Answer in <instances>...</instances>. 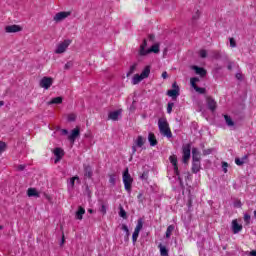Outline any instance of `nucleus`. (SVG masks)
Here are the masks:
<instances>
[{
    "label": "nucleus",
    "instance_id": "b1692460",
    "mask_svg": "<svg viewBox=\"0 0 256 256\" xmlns=\"http://www.w3.org/2000/svg\"><path fill=\"white\" fill-rule=\"evenodd\" d=\"M28 197H39V192H37V189L35 188H29L27 190Z\"/></svg>",
    "mask_w": 256,
    "mask_h": 256
},
{
    "label": "nucleus",
    "instance_id": "774afa93",
    "mask_svg": "<svg viewBox=\"0 0 256 256\" xmlns=\"http://www.w3.org/2000/svg\"><path fill=\"white\" fill-rule=\"evenodd\" d=\"M141 197H143V194H138V196H137V199H141Z\"/></svg>",
    "mask_w": 256,
    "mask_h": 256
},
{
    "label": "nucleus",
    "instance_id": "6e6552de",
    "mask_svg": "<svg viewBox=\"0 0 256 256\" xmlns=\"http://www.w3.org/2000/svg\"><path fill=\"white\" fill-rule=\"evenodd\" d=\"M51 85H53V78L51 77L45 76L40 80V87H42V89H50Z\"/></svg>",
    "mask_w": 256,
    "mask_h": 256
},
{
    "label": "nucleus",
    "instance_id": "a211bd4d",
    "mask_svg": "<svg viewBox=\"0 0 256 256\" xmlns=\"http://www.w3.org/2000/svg\"><path fill=\"white\" fill-rule=\"evenodd\" d=\"M148 141H149L151 147H155L157 145V143H159L157 141V137L155 136V134L153 132H150L148 134Z\"/></svg>",
    "mask_w": 256,
    "mask_h": 256
},
{
    "label": "nucleus",
    "instance_id": "2eb2a0df",
    "mask_svg": "<svg viewBox=\"0 0 256 256\" xmlns=\"http://www.w3.org/2000/svg\"><path fill=\"white\" fill-rule=\"evenodd\" d=\"M192 161L201 162V152L197 148L192 149Z\"/></svg>",
    "mask_w": 256,
    "mask_h": 256
},
{
    "label": "nucleus",
    "instance_id": "e2e57ef3",
    "mask_svg": "<svg viewBox=\"0 0 256 256\" xmlns=\"http://www.w3.org/2000/svg\"><path fill=\"white\" fill-rule=\"evenodd\" d=\"M249 255H250V256H256V250L250 251V252H249Z\"/></svg>",
    "mask_w": 256,
    "mask_h": 256
},
{
    "label": "nucleus",
    "instance_id": "6ab92c4d",
    "mask_svg": "<svg viewBox=\"0 0 256 256\" xmlns=\"http://www.w3.org/2000/svg\"><path fill=\"white\" fill-rule=\"evenodd\" d=\"M192 173L197 174L199 171H201V162L192 161Z\"/></svg>",
    "mask_w": 256,
    "mask_h": 256
},
{
    "label": "nucleus",
    "instance_id": "052dcab7",
    "mask_svg": "<svg viewBox=\"0 0 256 256\" xmlns=\"http://www.w3.org/2000/svg\"><path fill=\"white\" fill-rule=\"evenodd\" d=\"M167 77H168L167 71H164V72L162 73V78H163V79H167Z\"/></svg>",
    "mask_w": 256,
    "mask_h": 256
},
{
    "label": "nucleus",
    "instance_id": "0e129e2a",
    "mask_svg": "<svg viewBox=\"0 0 256 256\" xmlns=\"http://www.w3.org/2000/svg\"><path fill=\"white\" fill-rule=\"evenodd\" d=\"M227 69H228V71H231L232 69H233V64H229L228 66H227Z\"/></svg>",
    "mask_w": 256,
    "mask_h": 256
},
{
    "label": "nucleus",
    "instance_id": "f257e3e1",
    "mask_svg": "<svg viewBox=\"0 0 256 256\" xmlns=\"http://www.w3.org/2000/svg\"><path fill=\"white\" fill-rule=\"evenodd\" d=\"M158 128L163 137H167V139H171V137H173V132H171L169 122H167V118H159Z\"/></svg>",
    "mask_w": 256,
    "mask_h": 256
},
{
    "label": "nucleus",
    "instance_id": "58836bf2",
    "mask_svg": "<svg viewBox=\"0 0 256 256\" xmlns=\"http://www.w3.org/2000/svg\"><path fill=\"white\" fill-rule=\"evenodd\" d=\"M137 239H139V232L134 230V232L132 234V241H133V243H137Z\"/></svg>",
    "mask_w": 256,
    "mask_h": 256
},
{
    "label": "nucleus",
    "instance_id": "c03bdc74",
    "mask_svg": "<svg viewBox=\"0 0 256 256\" xmlns=\"http://www.w3.org/2000/svg\"><path fill=\"white\" fill-rule=\"evenodd\" d=\"M199 17H201V12H200L199 10H197V11L193 14L192 19H193L194 21H197V19H199Z\"/></svg>",
    "mask_w": 256,
    "mask_h": 256
},
{
    "label": "nucleus",
    "instance_id": "2f4dec72",
    "mask_svg": "<svg viewBox=\"0 0 256 256\" xmlns=\"http://www.w3.org/2000/svg\"><path fill=\"white\" fill-rule=\"evenodd\" d=\"M141 229H143V220L142 219H138L137 225H136L134 231H137V232L141 233Z\"/></svg>",
    "mask_w": 256,
    "mask_h": 256
},
{
    "label": "nucleus",
    "instance_id": "a18cd8bd",
    "mask_svg": "<svg viewBox=\"0 0 256 256\" xmlns=\"http://www.w3.org/2000/svg\"><path fill=\"white\" fill-rule=\"evenodd\" d=\"M229 41H230V47L232 49H235V47H237V42L235 41V38H230Z\"/></svg>",
    "mask_w": 256,
    "mask_h": 256
},
{
    "label": "nucleus",
    "instance_id": "4be33fe9",
    "mask_svg": "<svg viewBox=\"0 0 256 256\" xmlns=\"http://www.w3.org/2000/svg\"><path fill=\"white\" fill-rule=\"evenodd\" d=\"M248 159H249V155H244L242 158H235V163L236 165L241 167V165H244L245 161H247Z\"/></svg>",
    "mask_w": 256,
    "mask_h": 256
},
{
    "label": "nucleus",
    "instance_id": "f8f14e48",
    "mask_svg": "<svg viewBox=\"0 0 256 256\" xmlns=\"http://www.w3.org/2000/svg\"><path fill=\"white\" fill-rule=\"evenodd\" d=\"M23 28L19 25H9L5 27L6 33H19V31H22Z\"/></svg>",
    "mask_w": 256,
    "mask_h": 256
},
{
    "label": "nucleus",
    "instance_id": "72a5a7b5",
    "mask_svg": "<svg viewBox=\"0 0 256 256\" xmlns=\"http://www.w3.org/2000/svg\"><path fill=\"white\" fill-rule=\"evenodd\" d=\"M169 161L173 165V167H179L177 164V156L176 155H171L169 157Z\"/></svg>",
    "mask_w": 256,
    "mask_h": 256
},
{
    "label": "nucleus",
    "instance_id": "8fccbe9b",
    "mask_svg": "<svg viewBox=\"0 0 256 256\" xmlns=\"http://www.w3.org/2000/svg\"><path fill=\"white\" fill-rule=\"evenodd\" d=\"M75 119H77V115H75V114L68 115V121L73 122V121H75Z\"/></svg>",
    "mask_w": 256,
    "mask_h": 256
},
{
    "label": "nucleus",
    "instance_id": "ea45409f",
    "mask_svg": "<svg viewBox=\"0 0 256 256\" xmlns=\"http://www.w3.org/2000/svg\"><path fill=\"white\" fill-rule=\"evenodd\" d=\"M75 181H79V176H74L72 178H70V185L73 189V187H75Z\"/></svg>",
    "mask_w": 256,
    "mask_h": 256
},
{
    "label": "nucleus",
    "instance_id": "c9c22d12",
    "mask_svg": "<svg viewBox=\"0 0 256 256\" xmlns=\"http://www.w3.org/2000/svg\"><path fill=\"white\" fill-rule=\"evenodd\" d=\"M212 57L213 59H221V51L219 50L212 51Z\"/></svg>",
    "mask_w": 256,
    "mask_h": 256
},
{
    "label": "nucleus",
    "instance_id": "4468645a",
    "mask_svg": "<svg viewBox=\"0 0 256 256\" xmlns=\"http://www.w3.org/2000/svg\"><path fill=\"white\" fill-rule=\"evenodd\" d=\"M192 69L195 71L196 75H200V77H205L207 75V70H205V68L192 66Z\"/></svg>",
    "mask_w": 256,
    "mask_h": 256
},
{
    "label": "nucleus",
    "instance_id": "680f3d73",
    "mask_svg": "<svg viewBox=\"0 0 256 256\" xmlns=\"http://www.w3.org/2000/svg\"><path fill=\"white\" fill-rule=\"evenodd\" d=\"M229 164L227 162H222V168H228Z\"/></svg>",
    "mask_w": 256,
    "mask_h": 256
},
{
    "label": "nucleus",
    "instance_id": "dca6fc26",
    "mask_svg": "<svg viewBox=\"0 0 256 256\" xmlns=\"http://www.w3.org/2000/svg\"><path fill=\"white\" fill-rule=\"evenodd\" d=\"M84 177L91 179L93 177V168L89 165H84Z\"/></svg>",
    "mask_w": 256,
    "mask_h": 256
},
{
    "label": "nucleus",
    "instance_id": "1a4fd4ad",
    "mask_svg": "<svg viewBox=\"0 0 256 256\" xmlns=\"http://www.w3.org/2000/svg\"><path fill=\"white\" fill-rule=\"evenodd\" d=\"M206 103H207V107L210 111H216L217 109V101H215V99H213V97L211 96H207L206 97Z\"/></svg>",
    "mask_w": 256,
    "mask_h": 256
},
{
    "label": "nucleus",
    "instance_id": "393cba45",
    "mask_svg": "<svg viewBox=\"0 0 256 256\" xmlns=\"http://www.w3.org/2000/svg\"><path fill=\"white\" fill-rule=\"evenodd\" d=\"M135 143H136V147H143L145 145L144 137L138 136Z\"/></svg>",
    "mask_w": 256,
    "mask_h": 256
},
{
    "label": "nucleus",
    "instance_id": "6e6d98bb",
    "mask_svg": "<svg viewBox=\"0 0 256 256\" xmlns=\"http://www.w3.org/2000/svg\"><path fill=\"white\" fill-rule=\"evenodd\" d=\"M62 135H69V131L67 129L61 130Z\"/></svg>",
    "mask_w": 256,
    "mask_h": 256
},
{
    "label": "nucleus",
    "instance_id": "bb28decb",
    "mask_svg": "<svg viewBox=\"0 0 256 256\" xmlns=\"http://www.w3.org/2000/svg\"><path fill=\"white\" fill-rule=\"evenodd\" d=\"M109 183L112 187H115L117 183V176L115 174H109Z\"/></svg>",
    "mask_w": 256,
    "mask_h": 256
},
{
    "label": "nucleus",
    "instance_id": "603ef678",
    "mask_svg": "<svg viewBox=\"0 0 256 256\" xmlns=\"http://www.w3.org/2000/svg\"><path fill=\"white\" fill-rule=\"evenodd\" d=\"M73 65V63L71 62H67L64 66V69H71V66Z\"/></svg>",
    "mask_w": 256,
    "mask_h": 256
},
{
    "label": "nucleus",
    "instance_id": "5701e85b",
    "mask_svg": "<svg viewBox=\"0 0 256 256\" xmlns=\"http://www.w3.org/2000/svg\"><path fill=\"white\" fill-rule=\"evenodd\" d=\"M158 249H160L161 256H169V250L167 249V247L163 246V244H159Z\"/></svg>",
    "mask_w": 256,
    "mask_h": 256
},
{
    "label": "nucleus",
    "instance_id": "7c9ffc66",
    "mask_svg": "<svg viewBox=\"0 0 256 256\" xmlns=\"http://www.w3.org/2000/svg\"><path fill=\"white\" fill-rule=\"evenodd\" d=\"M149 53H159V44H154L148 49Z\"/></svg>",
    "mask_w": 256,
    "mask_h": 256
},
{
    "label": "nucleus",
    "instance_id": "338daca9",
    "mask_svg": "<svg viewBox=\"0 0 256 256\" xmlns=\"http://www.w3.org/2000/svg\"><path fill=\"white\" fill-rule=\"evenodd\" d=\"M3 105H5V101L1 100V101H0V108H2Z\"/></svg>",
    "mask_w": 256,
    "mask_h": 256
},
{
    "label": "nucleus",
    "instance_id": "e433bc0d",
    "mask_svg": "<svg viewBox=\"0 0 256 256\" xmlns=\"http://www.w3.org/2000/svg\"><path fill=\"white\" fill-rule=\"evenodd\" d=\"M137 69V64H133L132 66H130V69L128 71V73L126 74L127 77H129L130 75H133V73H135V70Z\"/></svg>",
    "mask_w": 256,
    "mask_h": 256
},
{
    "label": "nucleus",
    "instance_id": "412c9836",
    "mask_svg": "<svg viewBox=\"0 0 256 256\" xmlns=\"http://www.w3.org/2000/svg\"><path fill=\"white\" fill-rule=\"evenodd\" d=\"M61 103H63V97L58 96L52 98L51 101L48 102V105H61Z\"/></svg>",
    "mask_w": 256,
    "mask_h": 256
},
{
    "label": "nucleus",
    "instance_id": "13d9d810",
    "mask_svg": "<svg viewBox=\"0 0 256 256\" xmlns=\"http://www.w3.org/2000/svg\"><path fill=\"white\" fill-rule=\"evenodd\" d=\"M137 153V146H132V155H135Z\"/></svg>",
    "mask_w": 256,
    "mask_h": 256
},
{
    "label": "nucleus",
    "instance_id": "9b49d317",
    "mask_svg": "<svg viewBox=\"0 0 256 256\" xmlns=\"http://www.w3.org/2000/svg\"><path fill=\"white\" fill-rule=\"evenodd\" d=\"M232 231L234 235H237V233H241V231H243V225L239 224L237 219L232 220Z\"/></svg>",
    "mask_w": 256,
    "mask_h": 256
},
{
    "label": "nucleus",
    "instance_id": "423d86ee",
    "mask_svg": "<svg viewBox=\"0 0 256 256\" xmlns=\"http://www.w3.org/2000/svg\"><path fill=\"white\" fill-rule=\"evenodd\" d=\"M70 15H71V11L58 12L53 17V21H55V23H61V21H65L67 17H70Z\"/></svg>",
    "mask_w": 256,
    "mask_h": 256
},
{
    "label": "nucleus",
    "instance_id": "f03ea898",
    "mask_svg": "<svg viewBox=\"0 0 256 256\" xmlns=\"http://www.w3.org/2000/svg\"><path fill=\"white\" fill-rule=\"evenodd\" d=\"M123 183H124V189L127 191V193H131V189L133 187V177H131V174H129V168H126L122 175Z\"/></svg>",
    "mask_w": 256,
    "mask_h": 256
},
{
    "label": "nucleus",
    "instance_id": "c85d7f7f",
    "mask_svg": "<svg viewBox=\"0 0 256 256\" xmlns=\"http://www.w3.org/2000/svg\"><path fill=\"white\" fill-rule=\"evenodd\" d=\"M224 119H225L226 124L228 125V127H233V125H235V122H233V119H231V116L224 115Z\"/></svg>",
    "mask_w": 256,
    "mask_h": 256
},
{
    "label": "nucleus",
    "instance_id": "5fc2aeb1",
    "mask_svg": "<svg viewBox=\"0 0 256 256\" xmlns=\"http://www.w3.org/2000/svg\"><path fill=\"white\" fill-rule=\"evenodd\" d=\"M148 39H149L150 41H155V35L149 34Z\"/></svg>",
    "mask_w": 256,
    "mask_h": 256
},
{
    "label": "nucleus",
    "instance_id": "0eeeda50",
    "mask_svg": "<svg viewBox=\"0 0 256 256\" xmlns=\"http://www.w3.org/2000/svg\"><path fill=\"white\" fill-rule=\"evenodd\" d=\"M172 88L173 89L168 90L166 94L168 95V97H171L172 99H177V97H179L180 95V89L179 86L177 85V82H174L172 84Z\"/></svg>",
    "mask_w": 256,
    "mask_h": 256
},
{
    "label": "nucleus",
    "instance_id": "4d7b16f0",
    "mask_svg": "<svg viewBox=\"0 0 256 256\" xmlns=\"http://www.w3.org/2000/svg\"><path fill=\"white\" fill-rule=\"evenodd\" d=\"M236 79H238L239 81H241V79H243V75H241V73H237V74H236Z\"/></svg>",
    "mask_w": 256,
    "mask_h": 256
},
{
    "label": "nucleus",
    "instance_id": "cd10ccee",
    "mask_svg": "<svg viewBox=\"0 0 256 256\" xmlns=\"http://www.w3.org/2000/svg\"><path fill=\"white\" fill-rule=\"evenodd\" d=\"M197 83H199V78L193 77L190 79V85L193 87L194 90H196L199 86H197Z\"/></svg>",
    "mask_w": 256,
    "mask_h": 256
},
{
    "label": "nucleus",
    "instance_id": "20e7f679",
    "mask_svg": "<svg viewBox=\"0 0 256 256\" xmlns=\"http://www.w3.org/2000/svg\"><path fill=\"white\" fill-rule=\"evenodd\" d=\"M73 43V40L71 39H65L64 41L60 42L54 53H56V55H61L63 53H65V51H67V49L69 48V45H71Z\"/></svg>",
    "mask_w": 256,
    "mask_h": 256
},
{
    "label": "nucleus",
    "instance_id": "a19ab883",
    "mask_svg": "<svg viewBox=\"0 0 256 256\" xmlns=\"http://www.w3.org/2000/svg\"><path fill=\"white\" fill-rule=\"evenodd\" d=\"M195 91L197 93H200V95H205V93L207 92V90L205 88H201L199 86L195 89Z\"/></svg>",
    "mask_w": 256,
    "mask_h": 256
},
{
    "label": "nucleus",
    "instance_id": "39448f33",
    "mask_svg": "<svg viewBox=\"0 0 256 256\" xmlns=\"http://www.w3.org/2000/svg\"><path fill=\"white\" fill-rule=\"evenodd\" d=\"M182 153H183V157H182L183 163L185 164L189 163V159H191V144H185L182 147Z\"/></svg>",
    "mask_w": 256,
    "mask_h": 256
},
{
    "label": "nucleus",
    "instance_id": "f3484780",
    "mask_svg": "<svg viewBox=\"0 0 256 256\" xmlns=\"http://www.w3.org/2000/svg\"><path fill=\"white\" fill-rule=\"evenodd\" d=\"M83 215H85V208H83L82 206H79L78 210L75 213V217L78 221H82Z\"/></svg>",
    "mask_w": 256,
    "mask_h": 256
},
{
    "label": "nucleus",
    "instance_id": "69168bd1",
    "mask_svg": "<svg viewBox=\"0 0 256 256\" xmlns=\"http://www.w3.org/2000/svg\"><path fill=\"white\" fill-rule=\"evenodd\" d=\"M178 181H179L180 185H183V178H181V176H178Z\"/></svg>",
    "mask_w": 256,
    "mask_h": 256
},
{
    "label": "nucleus",
    "instance_id": "473e14b6",
    "mask_svg": "<svg viewBox=\"0 0 256 256\" xmlns=\"http://www.w3.org/2000/svg\"><path fill=\"white\" fill-rule=\"evenodd\" d=\"M141 229H143V220L142 219H138L137 225H136L134 231H137V232L141 233Z\"/></svg>",
    "mask_w": 256,
    "mask_h": 256
},
{
    "label": "nucleus",
    "instance_id": "a878e982",
    "mask_svg": "<svg viewBox=\"0 0 256 256\" xmlns=\"http://www.w3.org/2000/svg\"><path fill=\"white\" fill-rule=\"evenodd\" d=\"M149 49H145V47H143V46H140V49H139V51H138V55L140 56V57H145V55H149Z\"/></svg>",
    "mask_w": 256,
    "mask_h": 256
},
{
    "label": "nucleus",
    "instance_id": "de8ad7c7",
    "mask_svg": "<svg viewBox=\"0 0 256 256\" xmlns=\"http://www.w3.org/2000/svg\"><path fill=\"white\" fill-rule=\"evenodd\" d=\"M6 147H7V144H5V142L0 141V155L5 151Z\"/></svg>",
    "mask_w": 256,
    "mask_h": 256
},
{
    "label": "nucleus",
    "instance_id": "7ed1b4c3",
    "mask_svg": "<svg viewBox=\"0 0 256 256\" xmlns=\"http://www.w3.org/2000/svg\"><path fill=\"white\" fill-rule=\"evenodd\" d=\"M151 73V67L146 66L144 70L141 72V74H135L132 79V85H139L143 79H147Z\"/></svg>",
    "mask_w": 256,
    "mask_h": 256
},
{
    "label": "nucleus",
    "instance_id": "4c0bfd02",
    "mask_svg": "<svg viewBox=\"0 0 256 256\" xmlns=\"http://www.w3.org/2000/svg\"><path fill=\"white\" fill-rule=\"evenodd\" d=\"M173 107H175V103L169 102L168 105H167V113H168L169 115H170V113H172Z\"/></svg>",
    "mask_w": 256,
    "mask_h": 256
},
{
    "label": "nucleus",
    "instance_id": "bf43d9fd",
    "mask_svg": "<svg viewBox=\"0 0 256 256\" xmlns=\"http://www.w3.org/2000/svg\"><path fill=\"white\" fill-rule=\"evenodd\" d=\"M24 170H25V165L18 166V171H24Z\"/></svg>",
    "mask_w": 256,
    "mask_h": 256
},
{
    "label": "nucleus",
    "instance_id": "aec40b11",
    "mask_svg": "<svg viewBox=\"0 0 256 256\" xmlns=\"http://www.w3.org/2000/svg\"><path fill=\"white\" fill-rule=\"evenodd\" d=\"M119 115H121V111H119V110L110 112L108 114V119H110L111 121H118Z\"/></svg>",
    "mask_w": 256,
    "mask_h": 256
},
{
    "label": "nucleus",
    "instance_id": "09e8293b",
    "mask_svg": "<svg viewBox=\"0 0 256 256\" xmlns=\"http://www.w3.org/2000/svg\"><path fill=\"white\" fill-rule=\"evenodd\" d=\"M199 55L202 59H205L207 57V50H200Z\"/></svg>",
    "mask_w": 256,
    "mask_h": 256
},
{
    "label": "nucleus",
    "instance_id": "79ce46f5",
    "mask_svg": "<svg viewBox=\"0 0 256 256\" xmlns=\"http://www.w3.org/2000/svg\"><path fill=\"white\" fill-rule=\"evenodd\" d=\"M244 223H246V225H249V223H251V215L244 214Z\"/></svg>",
    "mask_w": 256,
    "mask_h": 256
},
{
    "label": "nucleus",
    "instance_id": "864d4df0",
    "mask_svg": "<svg viewBox=\"0 0 256 256\" xmlns=\"http://www.w3.org/2000/svg\"><path fill=\"white\" fill-rule=\"evenodd\" d=\"M140 47H144L146 48L147 47V39H144L142 44L140 45Z\"/></svg>",
    "mask_w": 256,
    "mask_h": 256
},
{
    "label": "nucleus",
    "instance_id": "f704fd0d",
    "mask_svg": "<svg viewBox=\"0 0 256 256\" xmlns=\"http://www.w3.org/2000/svg\"><path fill=\"white\" fill-rule=\"evenodd\" d=\"M119 209H120V212H119L120 217H122V219H127V212L125 211L123 206H120Z\"/></svg>",
    "mask_w": 256,
    "mask_h": 256
},
{
    "label": "nucleus",
    "instance_id": "9d476101",
    "mask_svg": "<svg viewBox=\"0 0 256 256\" xmlns=\"http://www.w3.org/2000/svg\"><path fill=\"white\" fill-rule=\"evenodd\" d=\"M81 135V129L79 127H76L72 130L71 134L68 136V139L75 143V139Z\"/></svg>",
    "mask_w": 256,
    "mask_h": 256
},
{
    "label": "nucleus",
    "instance_id": "3c124183",
    "mask_svg": "<svg viewBox=\"0 0 256 256\" xmlns=\"http://www.w3.org/2000/svg\"><path fill=\"white\" fill-rule=\"evenodd\" d=\"M174 174L176 175V177H181V174L179 173V166L174 167Z\"/></svg>",
    "mask_w": 256,
    "mask_h": 256
},
{
    "label": "nucleus",
    "instance_id": "37998d69",
    "mask_svg": "<svg viewBox=\"0 0 256 256\" xmlns=\"http://www.w3.org/2000/svg\"><path fill=\"white\" fill-rule=\"evenodd\" d=\"M122 231H125L126 239H129V227H127V225L123 224L122 225Z\"/></svg>",
    "mask_w": 256,
    "mask_h": 256
},
{
    "label": "nucleus",
    "instance_id": "49530a36",
    "mask_svg": "<svg viewBox=\"0 0 256 256\" xmlns=\"http://www.w3.org/2000/svg\"><path fill=\"white\" fill-rule=\"evenodd\" d=\"M100 213H102V215H107V207L105 206V204L101 205Z\"/></svg>",
    "mask_w": 256,
    "mask_h": 256
},
{
    "label": "nucleus",
    "instance_id": "c756f323",
    "mask_svg": "<svg viewBox=\"0 0 256 256\" xmlns=\"http://www.w3.org/2000/svg\"><path fill=\"white\" fill-rule=\"evenodd\" d=\"M175 231V226L174 225H169L166 230V238L169 239L171 237V233Z\"/></svg>",
    "mask_w": 256,
    "mask_h": 256
},
{
    "label": "nucleus",
    "instance_id": "ddd939ff",
    "mask_svg": "<svg viewBox=\"0 0 256 256\" xmlns=\"http://www.w3.org/2000/svg\"><path fill=\"white\" fill-rule=\"evenodd\" d=\"M54 155L56 157L54 163H59L61 159H63V156L65 155V152L61 148H55L54 149Z\"/></svg>",
    "mask_w": 256,
    "mask_h": 256
}]
</instances>
